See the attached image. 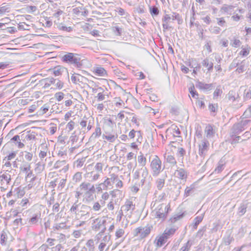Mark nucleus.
I'll use <instances>...</instances> for the list:
<instances>
[{
  "label": "nucleus",
  "instance_id": "nucleus-59",
  "mask_svg": "<svg viewBox=\"0 0 251 251\" xmlns=\"http://www.w3.org/2000/svg\"><path fill=\"white\" fill-rule=\"evenodd\" d=\"M241 44V41L238 39L234 38L230 41V45L233 47L238 48L240 46Z\"/></svg>",
  "mask_w": 251,
  "mask_h": 251
},
{
  "label": "nucleus",
  "instance_id": "nucleus-10",
  "mask_svg": "<svg viewBox=\"0 0 251 251\" xmlns=\"http://www.w3.org/2000/svg\"><path fill=\"white\" fill-rule=\"evenodd\" d=\"M11 180V175L9 174V172L6 170L4 173H0V188L1 190H6L10 184V182Z\"/></svg>",
  "mask_w": 251,
  "mask_h": 251
},
{
  "label": "nucleus",
  "instance_id": "nucleus-29",
  "mask_svg": "<svg viewBox=\"0 0 251 251\" xmlns=\"http://www.w3.org/2000/svg\"><path fill=\"white\" fill-rule=\"evenodd\" d=\"M104 204V201L101 200L95 201L93 203L92 207H91V210H93L95 212L100 211L101 210L102 207Z\"/></svg>",
  "mask_w": 251,
  "mask_h": 251
},
{
  "label": "nucleus",
  "instance_id": "nucleus-46",
  "mask_svg": "<svg viewBox=\"0 0 251 251\" xmlns=\"http://www.w3.org/2000/svg\"><path fill=\"white\" fill-rule=\"evenodd\" d=\"M238 96V94L233 90H230L227 95L228 100L232 102L234 101Z\"/></svg>",
  "mask_w": 251,
  "mask_h": 251
},
{
  "label": "nucleus",
  "instance_id": "nucleus-27",
  "mask_svg": "<svg viewBox=\"0 0 251 251\" xmlns=\"http://www.w3.org/2000/svg\"><path fill=\"white\" fill-rule=\"evenodd\" d=\"M31 170V164L26 161H23L20 166V173L25 174Z\"/></svg>",
  "mask_w": 251,
  "mask_h": 251
},
{
  "label": "nucleus",
  "instance_id": "nucleus-54",
  "mask_svg": "<svg viewBox=\"0 0 251 251\" xmlns=\"http://www.w3.org/2000/svg\"><path fill=\"white\" fill-rule=\"evenodd\" d=\"M192 245V242L189 240L179 250V251H189Z\"/></svg>",
  "mask_w": 251,
  "mask_h": 251
},
{
  "label": "nucleus",
  "instance_id": "nucleus-20",
  "mask_svg": "<svg viewBox=\"0 0 251 251\" xmlns=\"http://www.w3.org/2000/svg\"><path fill=\"white\" fill-rule=\"evenodd\" d=\"M204 133L206 139H210L214 136L215 130L214 126L211 125H208L206 126L204 129Z\"/></svg>",
  "mask_w": 251,
  "mask_h": 251
},
{
  "label": "nucleus",
  "instance_id": "nucleus-8",
  "mask_svg": "<svg viewBox=\"0 0 251 251\" xmlns=\"http://www.w3.org/2000/svg\"><path fill=\"white\" fill-rule=\"evenodd\" d=\"M122 211L125 213V217L126 219L131 218L133 211L135 209V205L130 200H126L124 205L121 206Z\"/></svg>",
  "mask_w": 251,
  "mask_h": 251
},
{
  "label": "nucleus",
  "instance_id": "nucleus-42",
  "mask_svg": "<svg viewBox=\"0 0 251 251\" xmlns=\"http://www.w3.org/2000/svg\"><path fill=\"white\" fill-rule=\"evenodd\" d=\"M82 179V173L77 172L75 173L73 176L72 181L75 184H77L81 182Z\"/></svg>",
  "mask_w": 251,
  "mask_h": 251
},
{
  "label": "nucleus",
  "instance_id": "nucleus-32",
  "mask_svg": "<svg viewBox=\"0 0 251 251\" xmlns=\"http://www.w3.org/2000/svg\"><path fill=\"white\" fill-rule=\"evenodd\" d=\"M16 251H28L26 243L25 240H20L18 241Z\"/></svg>",
  "mask_w": 251,
  "mask_h": 251
},
{
  "label": "nucleus",
  "instance_id": "nucleus-14",
  "mask_svg": "<svg viewBox=\"0 0 251 251\" xmlns=\"http://www.w3.org/2000/svg\"><path fill=\"white\" fill-rule=\"evenodd\" d=\"M148 175L149 172L147 168L146 167H142L135 172L134 177L135 179H141V181L144 183Z\"/></svg>",
  "mask_w": 251,
  "mask_h": 251
},
{
  "label": "nucleus",
  "instance_id": "nucleus-26",
  "mask_svg": "<svg viewBox=\"0 0 251 251\" xmlns=\"http://www.w3.org/2000/svg\"><path fill=\"white\" fill-rule=\"evenodd\" d=\"M95 193V189L94 190H91V191L85 194L82 196V198H83V201L89 203L94 201V195Z\"/></svg>",
  "mask_w": 251,
  "mask_h": 251
},
{
  "label": "nucleus",
  "instance_id": "nucleus-16",
  "mask_svg": "<svg viewBox=\"0 0 251 251\" xmlns=\"http://www.w3.org/2000/svg\"><path fill=\"white\" fill-rule=\"evenodd\" d=\"M128 141H135L142 142V136L140 131L132 129L128 134Z\"/></svg>",
  "mask_w": 251,
  "mask_h": 251
},
{
  "label": "nucleus",
  "instance_id": "nucleus-19",
  "mask_svg": "<svg viewBox=\"0 0 251 251\" xmlns=\"http://www.w3.org/2000/svg\"><path fill=\"white\" fill-rule=\"evenodd\" d=\"M125 234V232L124 229L123 228H118L117 229L115 232V236L116 240H118L119 239H121L119 240V242H116L114 244V248L115 249L124 240V236Z\"/></svg>",
  "mask_w": 251,
  "mask_h": 251
},
{
  "label": "nucleus",
  "instance_id": "nucleus-57",
  "mask_svg": "<svg viewBox=\"0 0 251 251\" xmlns=\"http://www.w3.org/2000/svg\"><path fill=\"white\" fill-rule=\"evenodd\" d=\"M222 93H223V91L221 89V86L219 85V86H217L213 93V99H217V98L219 96H221Z\"/></svg>",
  "mask_w": 251,
  "mask_h": 251
},
{
  "label": "nucleus",
  "instance_id": "nucleus-36",
  "mask_svg": "<svg viewBox=\"0 0 251 251\" xmlns=\"http://www.w3.org/2000/svg\"><path fill=\"white\" fill-rule=\"evenodd\" d=\"M8 232L3 230L0 234V244L3 246L8 243Z\"/></svg>",
  "mask_w": 251,
  "mask_h": 251
},
{
  "label": "nucleus",
  "instance_id": "nucleus-53",
  "mask_svg": "<svg viewBox=\"0 0 251 251\" xmlns=\"http://www.w3.org/2000/svg\"><path fill=\"white\" fill-rule=\"evenodd\" d=\"M241 50L239 52V54L242 56H247L250 52L251 48L249 47H242Z\"/></svg>",
  "mask_w": 251,
  "mask_h": 251
},
{
  "label": "nucleus",
  "instance_id": "nucleus-15",
  "mask_svg": "<svg viewBox=\"0 0 251 251\" xmlns=\"http://www.w3.org/2000/svg\"><path fill=\"white\" fill-rule=\"evenodd\" d=\"M100 176L101 175L99 172L94 171L87 172L84 175V178L87 179L90 183L96 182L100 179Z\"/></svg>",
  "mask_w": 251,
  "mask_h": 251
},
{
  "label": "nucleus",
  "instance_id": "nucleus-44",
  "mask_svg": "<svg viewBox=\"0 0 251 251\" xmlns=\"http://www.w3.org/2000/svg\"><path fill=\"white\" fill-rule=\"evenodd\" d=\"M94 73L95 75L100 76H105L107 75L106 70L102 67H97L94 69Z\"/></svg>",
  "mask_w": 251,
  "mask_h": 251
},
{
  "label": "nucleus",
  "instance_id": "nucleus-3",
  "mask_svg": "<svg viewBox=\"0 0 251 251\" xmlns=\"http://www.w3.org/2000/svg\"><path fill=\"white\" fill-rule=\"evenodd\" d=\"M248 128L251 129V120H242L240 122L234 124L231 128V136L233 137Z\"/></svg>",
  "mask_w": 251,
  "mask_h": 251
},
{
  "label": "nucleus",
  "instance_id": "nucleus-56",
  "mask_svg": "<svg viewBox=\"0 0 251 251\" xmlns=\"http://www.w3.org/2000/svg\"><path fill=\"white\" fill-rule=\"evenodd\" d=\"M225 168V164L223 162L220 160L218 164L217 167L215 169L214 172L217 173H221Z\"/></svg>",
  "mask_w": 251,
  "mask_h": 251
},
{
  "label": "nucleus",
  "instance_id": "nucleus-62",
  "mask_svg": "<svg viewBox=\"0 0 251 251\" xmlns=\"http://www.w3.org/2000/svg\"><path fill=\"white\" fill-rule=\"evenodd\" d=\"M138 161L142 167H145L147 162V160L146 158L143 155L138 156Z\"/></svg>",
  "mask_w": 251,
  "mask_h": 251
},
{
  "label": "nucleus",
  "instance_id": "nucleus-25",
  "mask_svg": "<svg viewBox=\"0 0 251 251\" xmlns=\"http://www.w3.org/2000/svg\"><path fill=\"white\" fill-rule=\"evenodd\" d=\"M51 85L52 86L51 89H61L64 86V83L58 79H55L52 77H50Z\"/></svg>",
  "mask_w": 251,
  "mask_h": 251
},
{
  "label": "nucleus",
  "instance_id": "nucleus-43",
  "mask_svg": "<svg viewBox=\"0 0 251 251\" xmlns=\"http://www.w3.org/2000/svg\"><path fill=\"white\" fill-rule=\"evenodd\" d=\"M108 97V94L107 92L104 90L102 88V90L100 91L98 93L96 98L97 99V101H100L102 100H104L106 99V97Z\"/></svg>",
  "mask_w": 251,
  "mask_h": 251
},
{
  "label": "nucleus",
  "instance_id": "nucleus-11",
  "mask_svg": "<svg viewBox=\"0 0 251 251\" xmlns=\"http://www.w3.org/2000/svg\"><path fill=\"white\" fill-rule=\"evenodd\" d=\"M71 80L75 84L78 85L81 87H85V85H87L88 79L76 73H74L71 76Z\"/></svg>",
  "mask_w": 251,
  "mask_h": 251
},
{
  "label": "nucleus",
  "instance_id": "nucleus-23",
  "mask_svg": "<svg viewBox=\"0 0 251 251\" xmlns=\"http://www.w3.org/2000/svg\"><path fill=\"white\" fill-rule=\"evenodd\" d=\"M37 85L44 89L50 88L51 86L50 77L39 80Z\"/></svg>",
  "mask_w": 251,
  "mask_h": 251
},
{
  "label": "nucleus",
  "instance_id": "nucleus-48",
  "mask_svg": "<svg viewBox=\"0 0 251 251\" xmlns=\"http://www.w3.org/2000/svg\"><path fill=\"white\" fill-rule=\"evenodd\" d=\"M101 134V130L100 126H97L95 130V131L92 134L91 138L95 139L99 138Z\"/></svg>",
  "mask_w": 251,
  "mask_h": 251
},
{
  "label": "nucleus",
  "instance_id": "nucleus-61",
  "mask_svg": "<svg viewBox=\"0 0 251 251\" xmlns=\"http://www.w3.org/2000/svg\"><path fill=\"white\" fill-rule=\"evenodd\" d=\"M66 225L65 224V223H59V224H55L53 226V229L54 230H60L61 229H64L66 227Z\"/></svg>",
  "mask_w": 251,
  "mask_h": 251
},
{
  "label": "nucleus",
  "instance_id": "nucleus-39",
  "mask_svg": "<svg viewBox=\"0 0 251 251\" xmlns=\"http://www.w3.org/2000/svg\"><path fill=\"white\" fill-rule=\"evenodd\" d=\"M23 139L22 138H20V136L19 135H15L13 138H12L10 140V141L14 143V144L18 146L19 148H23L24 147L25 145L24 143L21 142V140Z\"/></svg>",
  "mask_w": 251,
  "mask_h": 251
},
{
  "label": "nucleus",
  "instance_id": "nucleus-52",
  "mask_svg": "<svg viewBox=\"0 0 251 251\" xmlns=\"http://www.w3.org/2000/svg\"><path fill=\"white\" fill-rule=\"evenodd\" d=\"M50 154L49 150L47 147H46L43 150H41L39 153V157L41 160L43 159L48 155V153Z\"/></svg>",
  "mask_w": 251,
  "mask_h": 251
},
{
  "label": "nucleus",
  "instance_id": "nucleus-41",
  "mask_svg": "<svg viewBox=\"0 0 251 251\" xmlns=\"http://www.w3.org/2000/svg\"><path fill=\"white\" fill-rule=\"evenodd\" d=\"M176 229L175 227L167 228L163 235L168 239L175 234Z\"/></svg>",
  "mask_w": 251,
  "mask_h": 251
},
{
  "label": "nucleus",
  "instance_id": "nucleus-12",
  "mask_svg": "<svg viewBox=\"0 0 251 251\" xmlns=\"http://www.w3.org/2000/svg\"><path fill=\"white\" fill-rule=\"evenodd\" d=\"M210 143L207 139L203 138L199 144V154L204 157L209 149Z\"/></svg>",
  "mask_w": 251,
  "mask_h": 251
},
{
  "label": "nucleus",
  "instance_id": "nucleus-1",
  "mask_svg": "<svg viewBox=\"0 0 251 251\" xmlns=\"http://www.w3.org/2000/svg\"><path fill=\"white\" fill-rule=\"evenodd\" d=\"M91 207L79 202L78 200L73 203L70 209V212L75 215V218L77 220H86L91 219Z\"/></svg>",
  "mask_w": 251,
  "mask_h": 251
},
{
  "label": "nucleus",
  "instance_id": "nucleus-40",
  "mask_svg": "<svg viewBox=\"0 0 251 251\" xmlns=\"http://www.w3.org/2000/svg\"><path fill=\"white\" fill-rule=\"evenodd\" d=\"M175 176L179 178L183 179L187 177V173L183 169L180 168L176 171Z\"/></svg>",
  "mask_w": 251,
  "mask_h": 251
},
{
  "label": "nucleus",
  "instance_id": "nucleus-24",
  "mask_svg": "<svg viewBox=\"0 0 251 251\" xmlns=\"http://www.w3.org/2000/svg\"><path fill=\"white\" fill-rule=\"evenodd\" d=\"M41 215L40 212L33 214L28 220L29 226L37 224L41 218Z\"/></svg>",
  "mask_w": 251,
  "mask_h": 251
},
{
  "label": "nucleus",
  "instance_id": "nucleus-55",
  "mask_svg": "<svg viewBox=\"0 0 251 251\" xmlns=\"http://www.w3.org/2000/svg\"><path fill=\"white\" fill-rule=\"evenodd\" d=\"M25 178H30V182H33L36 179V176L33 174L32 170H31L27 173L25 174Z\"/></svg>",
  "mask_w": 251,
  "mask_h": 251
},
{
  "label": "nucleus",
  "instance_id": "nucleus-17",
  "mask_svg": "<svg viewBox=\"0 0 251 251\" xmlns=\"http://www.w3.org/2000/svg\"><path fill=\"white\" fill-rule=\"evenodd\" d=\"M53 168L54 169H59L60 172L65 173L69 169V164L65 160H58L54 163Z\"/></svg>",
  "mask_w": 251,
  "mask_h": 251
},
{
  "label": "nucleus",
  "instance_id": "nucleus-6",
  "mask_svg": "<svg viewBox=\"0 0 251 251\" xmlns=\"http://www.w3.org/2000/svg\"><path fill=\"white\" fill-rule=\"evenodd\" d=\"M151 174L153 176L156 177L163 171L164 167H162V161L157 155H154L151 161L150 165Z\"/></svg>",
  "mask_w": 251,
  "mask_h": 251
},
{
  "label": "nucleus",
  "instance_id": "nucleus-50",
  "mask_svg": "<svg viewBox=\"0 0 251 251\" xmlns=\"http://www.w3.org/2000/svg\"><path fill=\"white\" fill-rule=\"evenodd\" d=\"M246 70V67L245 66V62L244 61H242L239 62V64L237 66V68L236 70V72H237L238 74L242 73L245 72Z\"/></svg>",
  "mask_w": 251,
  "mask_h": 251
},
{
  "label": "nucleus",
  "instance_id": "nucleus-33",
  "mask_svg": "<svg viewBox=\"0 0 251 251\" xmlns=\"http://www.w3.org/2000/svg\"><path fill=\"white\" fill-rule=\"evenodd\" d=\"M166 177L167 176H165L156 179L155 180V185L158 190H161L163 188Z\"/></svg>",
  "mask_w": 251,
  "mask_h": 251
},
{
  "label": "nucleus",
  "instance_id": "nucleus-49",
  "mask_svg": "<svg viewBox=\"0 0 251 251\" xmlns=\"http://www.w3.org/2000/svg\"><path fill=\"white\" fill-rule=\"evenodd\" d=\"M86 247L89 251H95V247L93 239H91L88 240L86 243Z\"/></svg>",
  "mask_w": 251,
  "mask_h": 251
},
{
  "label": "nucleus",
  "instance_id": "nucleus-58",
  "mask_svg": "<svg viewBox=\"0 0 251 251\" xmlns=\"http://www.w3.org/2000/svg\"><path fill=\"white\" fill-rule=\"evenodd\" d=\"M103 167V164L101 162H98L96 164L94 170L95 172H99L100 174L102 173V169Z\"/></svg>",
  "mask_w": 251,
  "mask_h": 251
},
{
  "label": "nucleus",
  "instance_id": "nucleus-37",
  "mask_svg": "<svg viewBox=\"0 0 251 251\" xmlns=\"http://www.w3.org/2000/svg\"><path fill=\"white\" fill-rule=\"evenodd\" d=\"M202 65L207 68L208 72H211L213 69V63L208 58H205L201 62Z\"/></svg>",
  "mask_w": 251,
  "mask_h": 251
},
{
  "label": "nucleus",
  "instance_id": "nucleus-35",
  "mask_svg": "<svg viewBox=\"0 0 251 251\" xmlns=\"http://www.w3.org/2000/svg\"><path fill=\"white\" fill-rule=\"evenodd\" d=\"M117 138V135L111 134L110 132L107 130L104 131V134L103 135V138L106 139L110 142H114Z\"/></svg>",
  "mask_w": 251,
  "mask_h": 251
},
{
  "label": "nucleus",
  "instance_id": "nucleus-18",
  "mask_svg": "<svg viewBox=\"0 0 251 251\" xmlns=\"http://www.w3.org/2000/svg\"><path fill=\"white\" fill-rule=\"evenodd\" d=\"M37 133L34 131H27L25 134H23L21 136L22 138H24L27 141H30L33 142V141L36 142L37 140Z\"/></svg>",
  "mask_w": 251,
  "mask_h": 251
},
{
  "label": "nucleus",
  "instance_id": "nucleus-28",
  "mask_svg": "<svg viewBox=\"0 0 251 251\" xmlns=\"http://www.w3.org/2000/svg\"><path fill=\"white\" fill-rule=\"evenodd\" d=\"M196 87L201 90H210L214 87V85L213 83L207 84L202 82L199 81L196 84Z\"/></svg>",
  "mask_w": 251,
  "mask_h": 251
},
{
  "label": "nucleus",
  "instance_id": "nucleus-21",
  "mask_svg": "<svg viewBox=\"0 0 251 251\" xmlns=\"http://www.w3.org/2000/svg\"><path fill=\"white\" fill-rule=\"evenodd\" d=\"M234 8L233 5L224 4L221 7L220 12L223 14L231 15L234 11Z\"/></svg>",
  "mask_w": 251,
  "mask_h": 251
},
{
  "label": "nucleus",
  "instance_id": "nucleus-13",
  "mask_svg": "<svg viewBox=\"0 0 251 251\" xmlns=\"http://www.w3.org/2000/svg\"><path fill=\"white\" fill-rule=\"evenodd\" d=\"M106 221L105 217H98L93 220L92 228L95 231H98L101 228L106 227Z\"/></svg>",
  "mask_w": 251,
  "mask_h": 251
},
{
  "label": "nucleus",
  "instance_id": "nucleus-51",
  "mask_svg": "<svg viewBox=\"0 0 251 251\" xmlns=\"http://www.w3.org/2000/svg\"><path fill=\"white\" fill-rule=\"evenodd\" d=\"M50 106L47 104H45L42 106L40 109L37 111V114L38 115H43L45 114L49 109Z\"/></svg>",
  "mask_w": 251,
  "mask_h": 251
},
{
  "label": "nucleus",
  "instance_id": "nucleus-5",
  "mask_svg": "<svg viewBox=\"0 0 251 251\" xmlns=\"http://www.w3.org/2000/svg\"><path fill=\"white\" fill-rule=\"evenodd\" d=\"M62 59L64 62L73 64L76 68H80L82 66V60L78 54L69 52L65 54Z\"/></svg>",
  "mask_w": 251,
  "mask_h": 251
},
{
  "label": "nucleus",
  "instance_id": "nucleus-45",
  "mask_svg": "<svg viewBox=\"0 0 251 251\" xmlns=\"http://www.w3.org/2000/svg\"><path fill=\"white\" fill-rule=\"evenodd\" d=\"M45 169V164L42 162H39L35 164L34 171L36 174H40Z\"/></svg>",
  "mask_w": 251,
  "mask_h": 251
},
{
  "label": "nucleus",
  "instance_id": "nucleus-30",
  "mask_svg": "<svg viewBox=\"0 0 251 251\" xmlns=\"http://www.w3.org/2000/svg\"><path fill=\"white\" fill-rule=\"evenodd\" d=\"M244 12L243 9H237L233 13V15L231 17V19L234 21H239L240 19H243V16L241 15Z\"/></svg>",
  "mask_w": 251,
  "mask_h": 251
},
{
  "label": "nucleus",
  "instance_id": "nucleus-64",
  "mask_svg": "<svg viewBox=\"0 0 251 251\" xmlns=\"http://www.w3.org/2000/svg\"><path fill=\"white\" fill-rule=\"evenodd\" d=\"M166 161L168 163L176 165V161L175 157L172 155H169L166 157Z\"/></svg>",
  "mask_w": 251,
  "mask_h": 251
},
{
  "label": "nucleus",
  "instance_id": "nucleus-34",
  "mask_svg": "<svg viewBox=\"0 0 251 251\" xmlns=\"http://www.w3.org/2000/svg\"><path fill=\"white\" fill-rule=\"evenodd\" d=\"M168 239L164 236L163 234L160 236L157 237L155 240V243L157 247H161L167 242Z\"/></svg>",
  "mask_w": 251,
  "mask_h": 251
},
{
  "label": "nucleus",
  "instance_id": "nucleus-22",
  "mask_svg": "<svg viewBox=\"0 0 251 251\" xmlns=\"http://www.w3.org/2000/svg\"><path fill=\"white\" fill-rule=\"evenodd\" d=\"M72 12L73 14L78 16H86L88 13L87 10L82 6L77 7L73 8Z\"/></svg>",
  "mask_w": 251,
  "mask_h": 251
},
{
  "label": "nucleus",
  "instance_id": "nucleus-31",
  "mask_svg": "<svg viewBox=\"0 0 251 251\" xmlns=\"http://www.w3.org/2000/svg\"><path fill=\"white\" fill-rule=\"evenodd\" d=\"M65 68L61 66H57L54 68L50 69V71L51 74H53L55 76L61 75L62 73L65 71Z\"/></svg>",
  "mask_w": 251,
  "mask_h": 251
},
{
  "label": "nucleus",
  "instance_id": "nucleus-7",
  "mask_svg": "<svg viewBox=\"0 0 251 251\" xmlns=\"http://www.w3.org/2000/svg\"><path fill=\"white\" fill-rule=\"evenodd\" d=\"M152 229V226L150 225H147L145 226H139L134 230V236L138 237L139 239H143L150 234Z\"/></svg>",
  "mask_w": 251,
  "mask_h": 251
},
{
  "label": "nucleus",
  "instance_id": "nucleus-4",
  "mask_svg": "<svg viewBox=\"0 0 251 251\" xmlns=\"http://www.w3.org/2000/svg\"><path fill=\"white\" fill-rule=\"evenodd\" d=\"M95 189V184L89 182L83 181L76 188L75 191V198L77 199H80L82 196L85 195V194Z\"/></svg>",
  "mask_w": 251,
  "mask_h": 251
},
{
  "label": "nucleus",
  "instance_id": "nucleus-38",
  "mask_svg": "<svg viewBox=\"0 0 251 251\" xmlns=\"http://www.w3.org/2000/svg\"><path fill=\"white\" fill-rule=\"evenodd\" d=\"M167 132H170L173 134L174 136L178 137L180 134V131L178 127L175 125H172L170 127L167 129Z\"/></svg>",
  "mask_w": 251,
  "mask_h": 251
},
{
  "label": "nucleus",
  "instance_id": "nucleus-47",
  "mask_svg": "<svg viewBox=\"0 0 251 251\" xmlns=\"http://www.w3.org/2000/svg\"><path fill=\"white\" fill-rule=\"evenodd\" d=\"M86 160V158L84 157H82L81 158L78 159L76 161L74 162V166L76 168L78 169L82 167Z\"/></svg>",
  "mask_w": 251,
  "mask_h": 251
},
{
  "label": "nucleus",
  "instance_id": "nucleus-63",
  "mask_svg": "<svg viewBox=\"0 0 251 251\" xmlns=\"http://www.w3.org/2000/svg\"><path fill=\"white\" fill-rule=\"evenodd\" d=\"M202 216H197L194 219V225L193 227L195 229H197L198 226L202 221Z\"/></svg>",
  "mask_w": 251,
  "mask_h": 251
},
{
  "label": "nucleus",
  "instance_id": "nucleus-9",
  "mask_svg": "<svg viewBox=\"0 0 251 251\" xmlns=\"http://www.w3.org/2000/svg\"><path fill=\"white\" fill-rule=\"evenodd\" d=\"M170 207L169 204L167 205L165 203L159 204L156 209L155 216L156 218L164 221L166 218Z\"/></svg>",
  "mask_w": 251,
  "mask_h": 251
},
{
  "label": "nucleus",
  "instance_id": "nucleus-2",
  "mask_svg": "<svg viewBox=\"0 0 251 251\" xmlns=\"http://www.w3.org/2000/svg\"><path fill=\"white\" fill-rule=\"evenodd\" d=\"M106 227H104L95 236V241L96 243H100L98 249L100 251H103L110 240L111 236L109 233L103 235L105 231Z\"/></svg>",
  "mask_w": 251,
  "mask_h": 251
},
{
  "label": "nucleus",
  "instance_id": "nucleus-60",
  "mask_svg": "<svg viewBox=\"0 0 251 251\" xmlns=\"http://www.w3.org/2000/svg\"><path fill=\"white\" fill-rule=\"evenodd\" d=\"M189 92L190 93L192 97L194 98L198 99V93L195 89V87L194 85L191 86L189 88Z\"/></svg>",
  "mask_w": 251,
  "mask_h": 251
}]
</instances>
